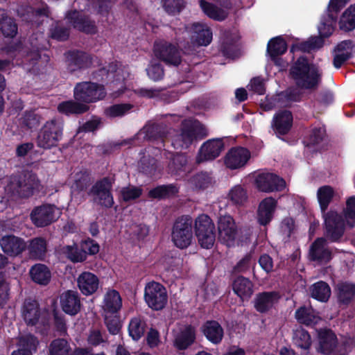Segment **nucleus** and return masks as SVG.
<instances>
[{"instance_id":"f257e3e1","label":"nucleus","mask_w":355,"mask_h":355,"mask_svg":"<svg viewBox=\"0 0 355 355\" xmlns=\"http://www.w3.org/2000/svg\"><path fill=\"white\" fill-rule=\"evenodd\" d=\"M291 78L299 89H316L322 80L319 67L309 62L305 55L300 56L289 69Z\"/></svg>"},{"instance_id":"f03ea898","label":"nucleus","mask_w":355,"mask_h":355,"mask_svg":"<svg viewBox=\"0 0 355 355\" xmlns=\"http://www.w3.org/2000/svg\"><path fill=\"white\" fill-rule=\"evenodd\" d=\"M40 183V180L35 173L32 171L23 170L10 175L7 188L13 195L21 198H28L38 189Z\"/></svg>"},{"instance_id":"7ed1b4c3","label":"nucleus","mask_w":355,"mask_h":355,"mask_svg":"<svg viewBox=\"0 0 355 355\" xmlns=\"http://www.w3.org/2000/svg\"><path fill=\"white\" fill-rule=\"evenodd\" d=\"M64 121L60 118L54 117L46 121L40 129L36 139L37 147L50 150L57 147L62 139Z\"/></svg>"},{"instance_id":"20e7f679","label":"nucleus","mask_w":355,"mask_h":355,"mask_svg":"<svg viewBox=\"0 0 355 355\" xmlns=\"http://www.w3.org/2000/svg\"><path fill=\"white\" fill-rule=\"evenodd\" d=\"M208 135L206 127L200 122L184 125L180 134L172 139L171 144L176 150L188 148L195 140H201Z\"/></svg>"},{"instance_id":"39448f33","label":"nucleus","mask_w":355,"mask_h":355,"mask_svg":"<svg viewBox=\"0 0 355 355\" xmlns=\"http://www.w3.org/2000/svg\"><path fill=\"white\" fill-rule=\"evenodd\" d=\"M106 94L103 84L90 81L78 83L73 89L75 100L86 105L103 100Z\"/></svg>"},{"instance_id":"423d86ee","label":"nucleus","mask_w":355,"mask_h":355,"mask_svg":"<svg viewBox=\"0 0 355 355\" xmlns=\"http://www.w3.org/2000/svg\"><path fill=\"white\" fill-rule=\"evenodd\" d=\"M324 218V236L329 243H340L345 231V221L336 211L330 210L322 215Z\"/></svg>"},{"instance_id":"0eeeda50","label":"nucleus","mask_w":355,"mask_h":355,"mask_svg":"<svg viewBox=\"0 0 355 355\" xmlns=\"http://www.w3.org/2000/svg\"><path fill=\"white\" fill-rule=\"evenodd\" d=\"M193 220L189 216L179 217L175 222L171 239L174 245L180 249L187 248L193 239Z\"/></svg>"},{"instance_id":"6e6552de","label":"nucleus","mask_w":355,"mask_h":355,"mask_svg":"<svg viewBox=\"0 0 355 355\" xmlns=\"http://www.w3.org/2000/svg\"><path fill=\"white\" fill-rule=\"evenodd\" d=\"M144 300L151 309L162 310L168 302L166 288L159 282L154 281L148 282L144 288Z\"/></svg>"},{"instance_id":"1a4fd4ad","label":"nucleus","mask_w":355,"mask_h":355,"mask_svg":"<svg viewBox=\"0 0 355 355\" xmlns=\"http://www.w3.org/2000/svg\"><path fill=\"white\" fill-rule=\"evenodd\" d=\"M112 189V182L110 178L104 177L92 185L88 194L96 196L95 201L101 207L110 209L114 204Z\"/></svg>"},{"instance_id":"9d476101","label":"nucleus","mask_w":355,"mask_h":355,"mask_svg":"<svg viewBox=\"0 0 355 355\" xmlns=\"http://www.w3.org/2000/svg\"><path fill=\"white\" fill-rule=\"evenodd\" d=\"M154 53L157 58L167 64L178 66L182 62L178 46L164 40L155 42Z\"/></svg>"},{"instance_id":"9b49d317","label":"nucleus","mask_w":355,"mask_h":355,"mask_svg":"<svg viewBox=\"0 0 355 355\" xmlns=\"http://www.w3.org/2000/svg\"><path fill=\"white\" fill-rule=\"evenodd\" d=\"M73 28L87 35H95L98 32L96 21L90 16L76 10H70L66 15Z\"/></svg>"},{"instance_id":"f8f14e48","label":"nucleus","mask_w":355,"mask_h":355,"mask_svg":"<svg viewBox=\"0 0 355 355\" xmlns=\"http://www.w3.org/2000/svg\"><path fill=\"white\" fill-rule=\"evenodd\" d=\"M67 70L73 73L89 68L93 62L92 56L80 50H69L64 53Z\"/></svg>"},{"instance_id":"ddd939ff","label":"nucleus","mask_w":355,"mask_h":355,"mask_svg":"<svg viewBox=\"0 0 355 355\" xmlns=\"http://www.w3.org/2000/svg\"><path fill=\"white\" fill-rule=\"evenodd\" d=\"M185 29L189 34L191 43L194 45L207 46L212 41V31L206 24L194 22L187 25Z\"/></svg>"},{"instance_id":"4468645a","label":"nucleus","mask_w":355,"mask_h":355,"mask_svg":"<svg viewBox=\"0 0 355 355\" xmlns=\"http://www.w3.org/2000/svg\"><path fill=\"white\" fill-rule=\"evenodd\" d=\"M57 207L54 205L43 204L35 207L31 211L30 217L32 223L37 227H44L55 222Z\"/></svg>"},{"instance_id":"2eb2a0df","label":"nucleus","mask_w":355,"mask_h":355,"mask_svg":"<svg viewBox=\"0 0 355 355\" xmlns=\"http://www.w3.org/2000/svg\"><path fill=\"white\" fill-rule=\"evenodd\" d=\"M219 52L226 58L234 59L241 55L239 37L231 31H225L219 41Z\"/></svg>"},{"instance_id":"dca6fc26","label":"nucleus","mask_w":355,"mask_h":355,"mask_svg":"<svg viewBox=\"0 0 355 355\" xmlns=\"http://www.w3.org/2000/svg\"><path fill=\"white\" fill-rule=\"evenodd\" d=\"M250 157V152L246 148L232 147L226 153L224 164L230 170L240 169L246 165Z\"/></svg>"},{"instance_id":"f3484780","label":"nucleus","mask_w":355,"mask_h":355,"mask_svg":"<svg viewBox=\"0 0 355 355\" xmlns=\"http://www.w3.org/2000/svg\"><path fill=\"white\" fill-rule=\"evenodd\" d=\"M329 243L325 238H316L309 248V259L320 263H329L332 259V251L327 246Z\"/></svg>"},{"instance_id":"a211bd4d","label":"nucleus","mask_w":355,"mask_h":355,"mask_svg":"<svg viewBox=\"0 0 355 355\" xmlns=\"http://www.w3.org/2000/svg\"><path fill=\"white\" fill-rule=\"evenodd\" d=\"M255 184L259 191L270 193L282 191L285 187L286 182L283 178L275 174L262 173L257 176Z\"/></svg>"},{"instance_id":"6ab92c4d","label":"nucleus","mask_w":355,"mask_h":355,"mask_svg":"<svg viewBox=\"0 0 355 355\" xmlns=\"http://www.w3.org/2000/svg\"><path fill=\"white\" fill-rule=\"evenodd\" d=\"M293 116L290 110H280L272 117L271 121V128L276 136L280 138L288 134L293 127Z\"/></svg>"},{"instance_id":"aec40b11","label":"nucleus","mask_w":355,"mask_h":355,"mask_svg":"<svg viewBox=\"0 0 355 355\" xmlns=\"http://www.w3.org/2000/svg\"><path fill=\"white\" fill-rule=\"evenodd\" d=\"M342 8L333 9L330 7V1L329 2L327 12L324 13L320 20V24L318 26L319 36L323 40L330 37L334 33L338 20V13Z\"/></svg>"},{"instance_id":"412c9836","label":"nucleus","mask_w":355,"mask_h":355,"mask_svg":"<svg viewBox=\"0 0 355 355\" xmlns=\"http://www.w3.org/2000/svg\"><path fill=\"white\" fill-rule=\"evenodd\" d=\"M0 247L2 251L10 257H17L27 248L24 239L15 235H4L0 239Z\"/></svg>"},{"instance_id":"4be33fe9","label":"nucleus","mask_w":355,"mask_h":355,"mask_svg":"<svg viewBox=\"0 0 355 355\" xmlns=\"http://www.w3.org/2000/svg\"><path fill=\"white\" fill-rule=\"evenodd\" d=\"M200 331L209 343L215 345L220 344L224 338V329L215 320L204 322L200 327Z\"/></svg>"},{"instance_id":"5701e85b","label":"nucleus","mask_w":355,"mask_h":355,"mask_svg":"<svg viewBox=\"0 0 355 355\" xmlns=\"http://www.w3.org/2000/svg\"><path fill=\"white\" fill-rule=\"evenodd\" d=\"M218 238L227 245L234 243L237 230L234 219L230 216H220L218 223Z\"/></svg>"},{"instance_id":"b1692460","label":"nucleus","mask_w":355,"mask_h":355,"mask_svg":"<svg viewBox=\"0 0 355 355\" xmlns=\"http://www.w3.org/2000/svg\"><path fill=\"white\" fill-rule=\"evenodd\" d=\"M62 310L67 315H77L81 309L82 304L79 293L76 291L67 290L62 293L60 298Z\"/></svg>"},{"instance_id":"393cba45","label":"nucleus","mask_w":355,"mask_h":355,"mask_svg":"<svg viewBox=\"0 0 355 355\" xmlns=\"http://www.w3.org/2000/svg\"><path fill=\"white\" fill-rule=\"evenodd\" d=\"M232 290L242 302H248L254 292V284L248 277L243 275L236 277L232 282Z\"/></svg>"},{"instance_id":"a878e982","label":"nucleus","mask_w":355,"mask_h":355,"mask_svg":"<svg viewBox=\"0 0 355 355\" xmlns=\"http://www.w3.org/2000/svg\"><path fill=\"white\" fill-rule=\"evenodd\" d=\"M280 295L277 291H263L256 295L254 299V307L260 313L269 311L277 303Z\"/></svg>"},{"instance_id":"bb28decb","label":"nucleus","mask_w":355,"mask_h":355,"mask_svg":"<svg viewBox=\"0 0 355 355\" xmlns=\"http://www.w3.org/2000/svg\"><path fill=\"white\" fill-rule=\"evenodd\" d=\"M318 338L319 352L329 355L334 352L338 345V338L331 329H320L318 332Z\"/></svg>"},{"instance_id":"cd10ccee","label":"nucleus","mask_w":355,"mask_h":355,"mask_svg":"<svg viewBox=\"0 0 355 355\" xmlns=\"http://www.w3.org/2000/svg\"><path fill=\"white\" fill-rule=\"evenodd\" d=\"M277 206V200L272 198H266L261 201L257 209V221L259 225L266 226L273 218Z\"/></svg>"},{"instance_id":"c85d7f7f","label":"nucleus","mask_w":355,"mask_h":355,"mask_svg":"<svg viewBox=\"0 0 355 355\" xmlns=\"http://www.w3.org/2000/svg\"><path fill=\"white\" fill-rule=\"evenodd\" d=\"M355 47L351 40H344L338 43L334 51L338 52L334 57L333 65L340 69L347 61L353 57V49Z\"/></svg>"},{"instance_id":"c756f323","label":"nucleus","mask_w":355,"mask_h":355,"mask_svg":"<svg viewBox=\"0 0 355 355\" xmlns=\"http://www.w3.org/2000/svg\"><path fill=\"white\" fill-rule=\"evenodd\" d=\"M224 148L221 139H209L205 141L200 149V161L214 160L218 157Z\"/></svg>"},{"instance_id":"7c9ffc66","label":"nucleus","mask_w":355,"mask_h":355,"mask_svg":"<svg viewBox=\"0 0 355 355\" xmlns=\"http://www.w3.org/2000/svg\"><path fill=\"white\" fill-rule=\"evenodd\" d=\"M78 287L85 295L94 294L98 288L99 279L91 272H82L77 279Z\"/></svg>"},{"instance_id":"2f4dec72","label":"nucleus","mask_w":355,"mask_h":355,"mask_svg":"<svg viewBox=\"0 0 355 355\" xmlns=\"http://www.w3.org/2000/svg\"><path fill=\"white\" fill-rule=\"evenodd\" d=\"M196 339L195 328L188 324L175 336L173 345L178 350H185L195 343Z\"/></svg>"},{"instance_id":"473e14b6","label":"nucleus","mask_w":355,"mask_h":355,"mask_svg":"<svg viewBox=\"0 0 355 355\" xmlns=\"http://www.w3.org/2000/svg\"><path fill=\"white\" fill-rule=\"evenodd\" d=\"M41 312L38 302L31 298L26 299L22 306V317L28 326H35L39 322Z\"/></svg>"},{"instance_id":"72a5a7b5","label":"nucleus","mask_w":355,"mask_h":355,"mask_svg":"<svg viewBox=\"0 0 355 355\" xmlns=\"http://www.w3.org/2000/svg\"><path fill=\"white\" fill-rule=\"evenodd\" d=\"M187 157L183 153L173 154L168 164V171L177 179L183 178L187 172Z\"/></svg>"},{"instance_id":"f704fd0d","label":"nucleus","mask_w":355,"mask_h":355,"mask_svg":"<svg viewBox=\"0 0 355 355\" xmlns=\"http://www.w3.org/2000/svg\"><path fill=\"white\" fill-rule=\"evenodd\" d=\"M89 110V105L81 103L76 100L64 101L60 103L57 106L58 112L67 116L71 115H80L86 113Z\"/></svg>"},{"instance_id":"c9c22d12","label":"nucleus","mask_w":355,"mask_h":355,"mask_svg":"<svg viewBox=\"0 0 355 355\" xmlns=\"http://www.w3.org/2000/svg\"><path fill=\"white\" fill-rule=\"evenodd\" d=\"M39 341L36 336L28 334L21 336L18 342V349L12 352L11 355H33L37 352Z\"/></svg>"},{"instance_id":"e433bc0d","label":"nucleus","mask_w":355,"mask_h":355,"mask_svg":"<svg viewBox=\"0 0 355 355\" xmlns=\"http://www.w3.org/2000/svg\"><path fill=\"white\" fill-rule=\"evenodd\" d=\"M31 280L39 285L46 286L51 281V272L44 263H35L29 270Z\"/></svg>"},{"instance_id":"4c0bfd02","label":"nucleus","mask_w":355,"mask_h":355,"mask_svg":"<svg viewBox=\"0 0 355 355\" xmlns=\"http://www.w3.org/2000/svg\"><path fill=\"white\" fill-rule=\"evenodd\" d=\"M143 130L145 134V139L157 144V148L164 147V138L166 134L164 128L162 125L153 123L145 126Z\"/></svg>"},{"instance_id":"58836bf2","label":"nucleus","mask_w":355,"mask_h":355,"mask_svg":"<svg viewBox=\"0 0 355 355\" xmlns=\"http://www.w3.org/2000/svg\"><path fill=\"white\" fill-rule=\"evenodd\" d=\"M179 193V187L176 184H162L151 189L148 191V197L157 200H165L175 198Z\"/></svg>"},{"instance_id":"ea45409f","label":"nucleus","mask_w":355,"mask_h":355,"mask_svg":"<svg viewBox=\"0 0 355 355\" xmlns=\"http://www.w3.org/2000/svg\"><path fill=\"white\" fill-rule=\"evenodd\" d=\"M48 7L34 8L28 7L26 9L25 13L22 15V20L32 26L38 27L42 24L44 17L49 16Z\"/></svg>"},{"instance_id":"a19ab883","label":"nucleus","mask_w":355,"mask_h":355,"mask_svg":"<svg viewBox=\"0 0 355 355\" xmlns=\"http://www.w3.org/2000/svg\"><path fill=\"white\" fill-rule=\"evenodd\" d=\"M26 248L31 259L44 260L47 251V243L43 237H35L29 241Z\"/></svg>"},{"instance_id":"79ce46f5","label":"nucleus","mask_w":355,"mask_h":355,"mask_svg":"<svg viewBox=\"0 0 355 355\" xmlns=\"http://www.w3.org/2000/svg\"><path fill=\"white\" fill-rule=\"evenodd\" d=\"M18 33V25L13 17L4 11L0 13V33L6 38L12 39Z\"/></svg>"},{"instance_id":"37998d69","label":"nucleus","mask_w":355,"mask_h":355,"mask_svg":"<svg viewBox=\"0 0 355 355\" xmlns=\"http://www.w3.org/2000/svg\"><path fill=\"white\" fill-rule=\"evenodd\" d=\"M121 306L122 300L119 293L114 289L107 291L104 297L103 305L105 315L117 313Z\"/></svg>"},{"instance_id":"c03bdc74","label":"nucleus","mask_w":355,"mask_h":355,"mask_svg":"<svg viewBox=\"0 0 355 355\" xmlns=\"http://www.w3.org/2000/svg\"><path fill=\"white\" fill-rule=\"evenodd\" d=\"M337 301L340 305H348L355 296V284L347 282H341L336 286Z\"/></svg>"},{"instance_id":"a18cd8bd","label":"nucleus","mask_w":355,"mask_h":355,"mask_svg":"<svg viewBox=\"0 0 355 355\" xmlns=\"http://www.w3.org/2000/svg\"><path fill=\"white\" fill-rule=\"evenodd\" d=\"M91 173L87 170L80 171L74 174L71 189L73 192L80 193L85 191L92 184Z\"/></svg>"},{"instance_id":"49530a36","label":"nucleus","mask_w":355,"mask_h":355,"mask_svg":"<svg viewBox=\"0 0 355 355\" xmlns=\"http://www.w3.org/2000/svg\"><path fill=\"white\" fill-rule=\"evenodd\" d=\"M335 195L334 189L329 185H324L318 188L317 198L322 215L327 214L328 207Z\"/></svg>"},{"instance_id":"de8ad7c7","label":"nucleus","mask_w":355,"mask_h":355,"mask_svg":"<svg viewBox=\"0 0 355 355\" xmlns=\"http://www.w3.org/2000/svg\"><path fill=\"white\" fill-rule=\"evenodd\" d=\"M288 49L286 40L282 36H277L270 39L267 45V53L271 60L284 54Z\"/></svg>"},{"instance_id":"09e8293b","label":"nucleus","mask_w":355,"mask_h":355,"mask_svg":"<svg viewBox=\"0 0 355 355\" xmlns=\"http://www.w3.org/2000/svg\"><path fill=\"white\" fill-rule=\"evenodd\" d=\"M199 4L203 12L210 19L222 21L227 17V14L224 10L206 0H200Z\"/></svg>"},{"instance_id":"8fccbe9b","label":"nucleus","mask_w":355,"mask_h":355,"mask_svg":"<svg viewBox=\"0 0 355 355\" xmlns=\"http://www.w3.org/2000/svg\"><path fill=\"white\" fill-rule=\"evenodd\" d=\"M324 41L322 37H312L306 41L293 44L291 47V52L299 51L304 53H310L315 49H319L324 45Z\"/></svg>"},{"instance_id":"3c124183","label":"nucleus","mask_w":355,"mask_h":355,"mask_svg":"<svg viewBox=\"0 0 355 355\" xmlns=\"http://www.w3.org/2000/svg\"><path fill=\"white\" fill-rule=\"evenodd\" d=\"M292 341L295 346L305 350L309 349L312 343L311 335L301 327L293 331Z\"/></svg>"},{"instance_id":"603ef678","label":"nucleus","mask_w":355,"mask_h":355,"mask_svg":"<svg viewBox=\"0 0 355 355\" xmlns=\"http://www.w3.org/2000/svg\"><path fill=\"white\" fill-rule=\"evenodd\" d=\"M61 251L72 263H82L86 261V254L81 245L79 247L76 243L64 245Z\"/></svg>"},{"instance_id":"864d4df0","label":"nucleus","mask_w":355,"mask_h":355,"mask_svg":"<svg viewBox=\"0 0 355 355\" xmlns=\"http://www.w3.org/2000/svg\"><path fill=\"white\" fill-rule=\"evenodd\" d=\"M311 296L321 302H326L331 296V288L327 283L323 281L313 284L311 288Z\"/></svg>"},{"instance_id":"5fc2aeb1","label":"nucleus","mask_w":355,"mask_h":355,"mask_svg":"<svg viewBox=\"0 0 355 355\" xmlns=\"http://www.w3.org/2000/svg\"><path fill=\"white\" fill-rule=\"evenodd\" d=\"M338 24L340 29L345 32L355 29V3L345 10L340 17Z\"/></svg>"},{"instance_id":"6e6d98bb","label":"nucleus","mask_w":355,"mask_h":355,"mask_svg":"<svg viewBox=\"0 0 355 355\" xmlns=\"http://www.w3.org/2000/svg\"><path fill=\"white\" fill-rule=\"evenodd\" d=\"M49 355H71L72 349L69 341L65 338H55L49 346Z\"/></svg>"},{"instance_id":"4d7b16f0","label":"nucleus","mask_w":355,"mask_h":355,"mask_svg":"<svg viewBox=\"0 0 355 355\" xmlns=\"http://www.w3.org/2000/svg\"><path fill=\"white\" fill-rule=\"evenodd\" d=\"M228 200L236 206L243 205L248 200V195L246 189L241 185L234 186L227 194Z\"/></svg>"},{"instance_id":"13d9d810","label":"nucleus","mask_w":355,"mask_h":355,"mask_svg":"<svg viewBox=\"0 0 355 355\" xmlns=\"http://www.w3.org/2000/svg\"><path fill=\"white\" fill-rule=\"evenodd\" d=\"M295 318L297 322L306 326H312L317 323L318 318L312 309L305 306L298 308L295 313Z\"/></svg>"},{"instance_id":"bf43d9fd","label":"nucleus","mask_w":355,"mask_h":355,"mask_svg":"<svg viewBox=\"0 0 355 355\" xmlns=\"http://www.w3.org/2000/svg\"><path fill=\"white\" fill-rule=\"evenodd\" d=\"M326 128L324 125L318 124L311 128L305 143L308 147L315 146L320 144L325 138Z\"/></svg>"},{"instance_id":"052dcab7","label":"nucleus","mask_w":355,"mask_h":355,"mask_svg":"<svg viewBox=\"0 0 355 355\" xmlns=\"http://www.w3.org/2000/svg\"><path fill=\"white\" fill-rule=\"evenodd\" d=\"M199 230L202 232V234H209V232L216 233L215 225L208 215L201 214L196 218L195 220L196 234H199Z\"/></svg>"},{"instance_id":"680f3d73","label":"nucleus","mask_w":355,"mask_h":355,"mask_svg":"<svg viewBox=\"0 0 355 355\" xmlns=\"http://www.w3.org/2000/svg\"><path fill=\"white\" fill-rule=\"evenodd\" d=\"M146 322L140 318H133L128 325L129 335L134 340H139L145 334L146 330Z\"/></svg>"},{"instance_id":"e2e57ef3","label":"nucleus","mask_w":355,"mask_h":355,"mask_svg":"<svg viewBox=\"0 0 355 355\" xmlns=\"http://www.w3.org/2000/svg\"><path fill=\"white\" fill-rule=\"evenodd\" d=\"M139 168L145 175L152 177L157 170V160L150 155H144L140 159Z\"/></svg>"},{"instance_id":"0e129e2a","label":"nucleus","mask_w":355,"mask_h":355,"mask_svg":"<svg viewBox=\"0 0 355 355\" xmlns=\"http://www.w3.org/2000/svg\"><path fill=\"white\" fill-rule=\"evenodd\" d=\"M196 189H206L213 184V178L207 172H200L192 176L190 180Z\"/></svg>"},{"instance_id":"69168bd1","label":"nucleus","mask_w":355,"mask_h":355,"mask_svg":"<svg viewBox=\"0 0 355 355\" xmlns=\"http://www.w3.org/2000/svg\"><path fill=\"white\" fill-rule=\"evenodd\" d=\"M187 3V0H162L164 10L171 15L180 13L186 7Z\"/></svg>"},{"instance_id":"338daca9","label":"nucleus","mask_w":355,"mask_h":355,"mask_svg":"<svg viewBox=\"0 0 355 355\" xmlns=\"http://www.w3.org/2000/svg\"><path fill=\"white\" fill-rule=\"evenodd\" d=\"M132 105L129 103L114 104L105 110V114L109 117L122 116L128 113L132 108Z\"/></svg>"},{"instance_id":"774afa93","label":"nucleus","mask_w":355,"mask_h":355,"mask_svg":"<svg viewBox=\"0 0 355 355\" xmlns=\"http://www.w3.org/2000/svg\"><path fill=\"white\" fill-rule=\"evenodd\" d=\"M105 67L112 82L119 83H123L125 80L123 69L119 67V63L117 62H112Z\"/></svg>"}]
</instances>
